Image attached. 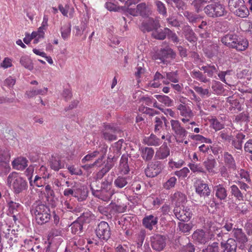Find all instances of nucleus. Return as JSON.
Here are the masks:
<instances>
[{"label": "nucleus", "mask_w": 252, "mask_h": 252, "mask_svg": "<svg viewBox=\"0 0 252 252\" xmlns=\"http://www.w3.org/2000/svg\"><path fill=\"white\" fill-rule=\"evenodd\" d=\"M220 41L227 47L235 49L238 51H245L249 46V42L247 39L239 38L234 33L225 34L221 37Z\"/></svg>", "instance_id": "f257e3e1"}, {"label": "nucleus", "mask_w": 252, "mask_h": 252, "mask_svg": "<svg viewBox=\"0 0 252 252\" xmlns=\"http://www.w3.org/2000/svg\"><path fill=\"white\" fill-rule=\"evenodd\" d=\"M204 12L209 17L217 18L225 16L227 13L225 6L220 2H213L204 8Z\"/></svg>", "instance_id": "f03ea898"}, {"label": "nucleus", "mask_w": 252, "mask_h": 252, "mask_svg": "<svg viewBox=\"0 0 252 252\" xmlns=\"http://www.w3.org/2000/svg\"><path fill=\"white\" fill-rule=\"evenodd\" d=\"M8 186H12L15 193L18 194L27 189V182L16 172L10 173L7 179Z\"/></svg>", "instance_id": "7ed1b4c3"}, {"label": "nucleus", "mask_w": 252, "mask_h": 252, "mask_svg": "<svg viewBox=\"0 0 252 252\" xmlns=\"http://www.w3.org/2000/svg\"><path fill=\"white\" fill-rule=\"evenodd\" d=\"M31 212L34 215L36 222L39 224L48 222L51 218L49 208L42 204L37 205Z\"/></svg>", "instance_id": "20e7f679"}, {"label": "nucleus", "mask_w": 252, "mask_h": 252, "mask_svg": "<svg viewBox=\"0 0 252 252\" xmlns=\"http://www.w3.org/2000/svg\"><path fill=\"white\" fill-rule=\"evenodd\" d=\"M176 54L173 50L169 47L161 49L155 56V59L159 60L160 63L167 64L171 60L175 59Z\"/></svg>", "instance_id": "39448f33"}, {"label": "nucleus", "mask_w": 252, "mask_h": 252, "mask_svg": "<svg viewBox=\"0 0 252 252\" xmlns=\"http://www.w3.org/2000/svg\"><path fill=\"white\" fill-rule=\"evenodd\" d=\"M97 237L101 241H107L111 236V229L108 223L104 221H100L95 229Z\"/></svg>", "instance_id": "423d86ee"}, {"label": "nucleus", "mask_w": 252, "mask_h": 252, "mask_svg": "<svg viewBox=\"0 0 252 252\" xmlns=\"http://www.w3.org/2000/svg\"><path fill=\"white\" fill-rule=\"evenodd\" d=\"M174 215L176 218L182 221H188L192 215V211L188 207L183 206V208L180 206H176L173 210Z\"/></svg>", "instance_id": "0eeeda50"}, {"label": "nucleus", "mask_w": 252, "mask_h": 252, "mask_svg": "<svg viewBox=\"0 0 252 252\" xmlns=\"http://www.w3.org/2000/svg\"><path fill=\"white\" fill-rule=\"evenodd\" d=\"M107 151V146L105 145H103L102 147H99L98 149L94 151L93 152L85 156L82 159V163H85L86 161H90L92 160L93 158H95L98 156H99V157L98 159L101 158V160L99 161L98 164L101 165L102 164V162L104 156H105Z\"/></svg>", "instance_id": "6e6552de"}, {"label": "nucleus", "mask_w": 252, "mask_h": 252, "mask_svg": "<svg viewBox=\"0 0 252 252\" xmlns=\"http://www.w3.org/2000/svg\"><path fill=\"white\" fill-rule=\"evenodd\" d=\"M195 192L201 197H208L210 195L211 189L208 185L201 179L197 180L194 185Z\"/></svg>", "instance_id": "1a4fd4ad"}, {"label": "nucleus", "mask_w": 252, "mask_h": 252, "mask_svg": "<svg viewBox=\"0 0 252 252\" xmlns=\"http://www.w3.org/2000/svg\"><path fill=\"white\" fill-rule=\"evenodd\" d=\"M162 169L161 162L159 161H155L148 164L145 170V174L148 177L153 178L158 175Z\"/></svg>", "instance_id": "9d476101"}, {"label": "nucleus", "mask_w": 252, "mask_h": 252, "mask_svg": "<svg viewBox=\"0 0 252 252\" xmlns=\"http://www.w3.org/2000/svg\"><path fill=\"white\" fill-rule=\"evenodd\" d=\"M177 108L180 112V115L182 117L181 120L185 124L189 122L190 120L194 116L191 108L185 104H180Z\"/></svg>", "instance_id": "9b49d317"}, {"label": "nucleus", "mask_w": 252, "mask_h": 252, "mask_svg": "<svg viewBox=\"0 0 252 252\" xmlns=\"http://www.w3.org/2000/svg\"><path fill=\"white\" fill-rule=\"evenodd\" d=\"M233 239L236 243L240 245V248L243 249L245 247L246 244L247 243L248 239L242 228H234L233 231Z\"/></svg>", "instance_id": "f8f14e48"}, {"label": "nucleus", "mask_w": 252, "mask_h": 252, "mask_svg": "<svg viewBox=\"0 0 252 252\" xmlns=\"http://www.w3.org/2000/svg\"><path fill=\"white\" fill-rule=\"evenodd\" d=\"M150 8L145 2H142L137 5L136 8H128L127 12L133 16L139 15L147 16L150 13Z\"/></svg>", "instance_id": "ddd939ff"}, {"label": "nucleus", "mask_w": 252, "mask_h": 252, "mask_svg": "<svg viewBox=\"0 0 252 252\" xmlns=\"http://www.w3.org/2000/svg\"><path fill=\"white\" fill-rule=\"evenodd\" d=\"M165 237L159 234H155L151 238L152 248L157 251H161L166 246Z\"/></svg>", "instance_id": "4468645a"}, {"label": "nucleus", "mask_w": 252, "mask_h": 252, "mask_svg": "<svg viewBox=\"0 0 252 252\" xmlns=\"http://www.w3.org/2000/svg\"><path fill=\"white\" fill-rule=\"evenodd\" d=\"M118 129L116 127L110 124L105 125L102 131L103 137L105 140L110 141L116 140L117 139L116 133Z\"/></svg>", "instance_id": "2eb2a0df"}, {"label": "nucleus", "mask_w": 252, "mask_h": 252, "mask_svg": "<svg viewBox=\"0 0 252 252\" xmlns=\"http://www.w3.org/2000/svg\"><path fill=\"white\" fill-rule=\"evenodd\" d=\"M26 172L27 175L29 176L28 179L31 186L33 188L35 186L37 187H43L45 185V179L37 175L35 176L33 181L32 180V176H30V174H32L33 172V168L32 167H28Z\"/></svg>", "instance_id": "dca6fc26"}, {"label": "nucleus", "mask_w": 252, "mask_h": 252, "mask_svg": "<svg viewBox=\"0 0 252 252\" xmlns=\"http://www.w3.org/2000/svg\"><path fill=\"white\" fill-rule=\"evenodd\" d=\"M159 27L160 25L158 21L149 18L147 21L142 22L141 29L143 32H149L151 31L154 32Z\"/></svg>", "instance_id": "f3484780"}, {"label": "nucleus", "mask_w": 252, "mask_h": 252, "mask_svg": "<svg viewBox=\"0 0 252 252\" xmlns=\"http://www.w3.org/2000/svg\"><path fill=\"white\" fill-rule=\"evenodd\" d=\"M237 247L235 241L230 238L226 242L221 243V252H236Z\"/></svg>", "instance_id": "a211bd4d"}, {"label": "nucleus", "mask_w": 252, "mask_h": 252, "mask_svg": "<svg viewBox=\"0 0 252 252\" xmlns=\"http://www.w3.org/2000/svg\"><path fill=\"white\" fill-rule=\"evenodd\" d=\"M158 222V218L153 215L146 216L143 219L142 223L145 228L152 230L153 226H156Z\"/></svg>", "instance_id": "6ab92c4d"}, {"label": "nucleus", "mask_w": 252, "mask_h": 252, "mask_svg": "<svg viewBox=\"0 0 252 252\" xmlns=\"http://www.w3.org/2000/svg\"><path fill=\"white\" fill-rule=\"evenodd\" d=\"M215 196L220 201L224 200L227 196V190L222 184L215 186L213 189Z\"/></svg>", "instance_id": "aec40b11"}, {"label": "nucleus", "mask_w": 252, "mask_h": 252, "mask_svg": "<svg viewBox=\"0 0 252 252\" xmlns=\"http://www.w3.org/2000/svg\"><path fill=\"white\" fill-rule=\"evenodd\" d=\"M222 156L224 165L229 169L235 170L236 168V162L232 155L227 152H224Z\"/></svg>", "instance_id": "412c9836"}, {"label": "nucleus", "mask_w": 252, "mask_h": 252, "mask_svg": "<svg viewBox=\"0 0 252 252\" xmlns=\"http://www.w3.org/2000/svg\"><path fill=\"white\" fill-rule=\"evenodd\" d=\"M170 155V149L166 143H163L156 151L155 158L158 159H164Z\"/></svg>", "instance_id": "4be33fe9"}, {"label": "nucleus", "mask_w": 252, "mask_h": 252, "mask_svg": "<svg viewBox=\"0 0 252 252\" xmlns=\"http://www.w3.org/2000/svg\"><path fill=\"white\" fill-rule=\"evenodd\" d=\"M232 221V219L226 220L221 228H218L214 231V235H216L218 238H221L223 234H224L223 233V229L228 232L231 230L233 231L234 224ZM218 239H219V238Z\"/></svg>", "instance_id": "5701e85b"}, {"label": "nucleus", "mask_w": 252, "mask_h": 252, "mask_svg": "<svg viewBox=\"0 0 252 252\" xmlns=\"http://www.w3.org/2000/svg\"><path fill=\"white\" fill-rule=\"evenodd\" d=\"M193 238L200 244H205L209 240V238L202 229H198L192 235Z\"/></svg>", "instance_id": "b1692460"}, {"label": "nucleus", "mask_w": 252, "mask_h": 252, "mask_svg": "<svg viewBox=\"0 0 252 252\" xmlns=\"http://www.w3.org/2000/svg\"><path fill=\"white\" fill-rule=\"evenodd\" d=\"M142 158L145 161H149L151 160L154 156V150L151 147H142L139 149Z\"/></svg>", "instance_id": "393cba45"}, {"label": "nucleus", "mask_w": 252, "mask_h": 252, "mask_svg": "<svg viewBox=\"0 0 252 252\" xmlns=\"http://www.w3.org/2000/svg\"><path fill=\"white\" fill-rule=\"evenodd\" d=\"M188 133V132L185 128H183L174 133V136L176 142L179 144L184 143L186 145L188 144V141L186 140Z\"/></svg>", "instance_id": "a878e982"}, {"label": "nucleus", "mask_w": 252, "mask_h": 252, "mask_svg": "<svg viewBox=\"0 0 252 252\" xmlns=\"http://www.w3.org/2000/svg\"><path fill=\"white\" fill-rule=\"evenodd\" d=\"M28 160L25 158L18 157L15 159L12 162L13 168L17 170H23L28 165Z\"/></svg>", "instance_id": "bb28decb"}, {"label": "nucleus", "mask_w": 252, "mask_h": 252, "mask_svg": "<svg viewBox=\"0 0 252 252\" xmlns=\"http://www.w3.org/2000/svg\"><path fill=\"white\" fill-rule=\"evenodd\" d=\"M50 167L55 171H58L64 166V164L61 162L59 157L52 156L50 160Z\"/></svg>", "instance_id": "cd10ccee"}, {"label": "nucleus", "mask_w": 252, "mask_h": 252, "mask_svg": "<svg viewBox=\"0 0 252 252\" xmlns=\"http://www.w3.org/2000/svg\"><path fill=\"white\" fill-rule=\"evenodd\" d=\"M98 190L94 196L104 201H109L114 193V191H108L101 188Z\"/></svg>", "instance_id": "c85d7f7f"}, {"label": "nucleus", "mask_w": 252, "mask_h": 252, "mask_svg": "<svg viewBox=\"0 0 252 252\" xmlns=\"http://www.w3.org/2000/svg\"><path fill=\"white\" fill-rule=\"evenodd\" d=\"M48 92L47 88H44L43 89H37L34 88H32L30 90L27 91L25 94L28 98H32L38 94L44 95L47 94Z\"/></svg>", "instance_id": "c756f323"}, {"label": "nucleus", "mask_w": 252, "mask_h": 252, "mask_svg": "<svg viewBox=\"0 0 252 252\" xmlns=\"http://www.w3.org/2000/svg\"><path fill=\"white\" fill-rule=\"evenodd\" d=\"M183 31L185 37L187 40L190 42H195L196 41L197 38L195 33L189 26H185Z\"/></svg>", "instance_id": "7c9ffc66"}, {"label": "nucleus", "mask_w": 252, "mask_h": 252, "mask_svg": "<svg viewBox=\"0 0 252 252\" xmlns=\"http://www.w3.org/2000/svg\"><path fill=\"white\" fill-rule=\"evenodd\" d=\"M77 219L82 223H89L94 219V216L90 211L87 210H85Z\"/></svg>", "instance_id": "2f4dec72"}, {"label": "nucleus", "mask_w": 252, "mask_h": 252, "mask_svg": "<svg viewBox=\"0 0 252 252\" xmlns=\"http://www.w3.org/2000/svg\"><path fill=\"white\" fill-rule=\"evenodd\" d=\"M232 12H233L236 16L241 18L247 17L250 14L249 10L245 5V3Z\"/></svg>", "instance_id": "473e14b6"}, {"label": "nucleus", "mask_w": 252, "mask_h": 252, "mask_svg": "<svg viewBox=\"0 0 252 252\" xmlns=\"http://www.w3.org/2000/svg\"><path fill=\"white\" fill-rule=\"evenodd\" d=\"M211 0H193L191 4L197 13L204 11L205 5Z\"/></svg>", "instance_id": "72a5a7b5"}, {"label": "nucleus", "mask_w": 252, "mask_h": 252, "mask_svg": "<svg viewBox=\"0 0 252 252\" xmlns=\"http://www.w3.org/2000/svg\"><path fill=\"white\" fill-rule=\"evenodd\" d=\"M143 142L149 146H158L161 143V141L155 135L151 134L150 136L144 139Z\"/></svg>", "instance_id": "f704fd0d"}, {"label": "nucleus", "mask_w": 252, "mask_h": 252, "mask_svg": "<svg viewBox=\"0 0 252 252\" xmlns=\"http://www.w3.org/2000/svg\"><path fill=\"white\" fill-rule=\"evenodd\" d=\"M230 192L236 199L242 201L244 200V195L245 194L244 191H242L239 187L235 185H233L230 187Z\"/></svg>", "instance_id": "c9c22d12"}, {"label": "nucleus", "mask_w": 252, "mask_h": 252, "mask_svg": "<svg viewBox=\"0 0 252 252\" xmlns=\"http://www.w3.org/2000/svg\"><path fill=\"white\" fill-rule=\"evenodd\" d=\"M8 214H19L21 210V205L18 203L12 201L8 203Z\"/></svg>", "instance_id": "e433bc0d"}, {"label": "nucleus", "mask_w": 252, "mask_h": 252, "mask_svg": "<svg viewBox=\"0 0 252 252\" xmlns=\"http://www.w3.org/2000/svg\"><path fill=\"white\" fill-rule=\"evenodd\" d=\"M71 232L74 234H79L83 229V223L78 219L73 222L70 225Z\"/></svg>", "instance_id": "4c0bfd02"}, {"label": "nucleus", "mask_w": 252, "mask_h": 252, "mask_svg": "<svg viewBox=\"0 0 252 252\" xmlns=\"http://www.w3.org/2000/svg\"><path fill=\"white\" fill-rule=\"evenodd\" d=\"M20 63L22 66L30 70H32L33 69L32 61L28 56H22L20 58Z\"/></svg>", "instance_id": "58836bf2"}, {"label": "nucleus", "mask_w": 252, "mask_h": 252, "mask_svg": "<svg viewBox=\"0 0 252 252\" xmlns=\"http://www.w3.org/2000/svg\"><path fill=\"white\" fill-rule=\"evenodd\" d=\"M159 102L165 106H171L173 104V101L169 96L165 95L156 94L154 96Z\"/></svg>", "instance_id": "ea45409f"}, {"label": "nucleus", "mask_w": 252, "mask_h": 252, "mask_svg": "<svg viewBox=\"0 0 252 252\" xmlns=\"http://www.w3.org/2000/svg\"><path fill=\"white\" fill-rule=\"evenodd\" d=\"M245 138V135L240 133L237 134L236 139L232 141V145L235 148L241 150L242 148L243 140Z\"/></svg>", "instance_id": "a19ab883"}, {"label": "nucleus", "mask_w": 252, "mask_h": 252, "mask_svg": "<svg viewBox=\"0 0 252 252\" xmlns=\"http://www.w3.org/2000/svg\"><path fill=\"white\" fill-rule=\"evenodd\" d=\"M71 25L70 23L64 25L61 29V35L64 40L69 38L71 33Z\"/></svg>", "instance_id": "79ce46f5"}, {"label": "nucleus", "mask_w": 252, "mask_h": 252, "mask_svg": "<svg viewBox=\"0 0 252 252\" xmlns=\"http://www.w3.org/2000/svg\"><path fill=\"white\" fill-rule=\"evenodd\" d=\"M203 164L209 173L212 174L216 173L214 168L216 165V161L214 159H207L203 162Z\"/></svg>", "instance_id": "37998d69"}, {"label": "nucleus", "mask_w": 252, "mask_h": 252, "mask_svg": "<svg viewBox=\"0 0 252 252\" xmlns=\"http://www.w3.org/2000/svg\"><path fill=\"white\" fill-rule=\"evenodd\" d=\"M48 16L46 15H44L41 26L38 29V31L36 32L38 33L39 37L43 38L44 35L43 30H45L48 27Z\"/></svg>", "instance_id": "c03bdc74"}, {"label": "nucleus", "mask_w": 252, "mask_h": 252, "mask_svg": "<svg viewBox=\"0 0 252 252\" xmlns=\"http://www.w3.org/2000/svg\"><path fill=\"white\" fill-rule=\"evenodd\" d=\"M178 227L180 231L186 235H189L192 228L193 224L192 223H185L179 222L178 223Z\"/></svg>", "instance_id": "a18cd8bd"}, {"label": "nucleus", "mask_w": 252, "mask_h": 252, "mask_svg": "<svg viewBox=\"0 0 252 252\" xmlns=\"http://www.w3.org/2000/svg\"><path fill=\"white\" fill-rule=\"evenodd\" d=\"M127 161V158L124 157L123 156L122 157L120 160V167L121 168V172L124 174H127L129 171Z\"/></svg>", "instance_id": "49530a36"}, {"label": "nucleus", "mask_w": 252, "mask_h": 252, "mask_svg": "<svg viewBox=\"0 0 252 252\" xmlns=\"http://www.w3.org/2000/svg\"><path fill=\"white\" fill-rule=\"evenodd\" d=\"M190 75L193 78H195L203 83H207L209 81V79L204 76L203 73L199 71L193 70L190 73Z\"/></svg>", "instance_id": "de8ad7c7"}, {"label": "nucleus", "mask_w": 252, "mask_h": 252, "mask_svg": "<svg viewBox=\"0 0 252 252\" xmlns=\"http://www.w3.org/2000/svg\"><path fill=\"white\" fill-rule=\"evenodd\" d=\"M155 132L157 133L162 128L163 125V121L165 123L166 121V119L164 117H156L155 118Z\"/></svg>", "instance_id": "09e8293b"}, {"label": "nucleus", "mask_w": 252, "mask_h": 252, "mask_svg": "<svg viewBox=\"0 0 252 252\" xmlns=\"http://www.w3.org/2000/svg\"><path fill=\"white\" fill-rule=\"evenodd\" d=\"M188 166L189 167L191 171L194 173H205V171L204 168L200 164H197L195 163H189L188 164Z\"/></svg>", "instance_id": "8fccbe9b"}, {"label": "nucleus", "mask_w": 252, "mask_h": 252, "mask_svg": "<svg viewBox=\"0 0 252 252\" xmlns=\"http://www.w3.org/2000/svg\"><path fill=\"white\" fill-rule=\"evenodd\" d=\"M209 122L213 127L216 131L220 130L224 127V125L221 124L215 117H212L209 120Z\"/></svg>", "instance_id": "3c124183"}, {"label": "nucleus", "mask_w": 252, "mask_h": 252, "mask_svg": "<svg viewBox=\"0 0 252 252\" xmlns=\"http://www.w3.org/2000/svg\"><path fill=\"white\" fill-rule=\"evenodd\" d=\"M127 178L119 176L114 181V184L116 187L121 189L125 187L127 184Z\"/></svg>", "instance_id": "603ef678"}, {"label": "nucleus", "mask_w": 252, "mask_h": 252, "mask_svg": "<svg viewBox=\"0 0 252 252\" xmlns=\"http://www.w3.org/2000/svg\"><path fill=\"white\" fill-rule=\"evenodd\" d=\"M245 3L244 0H229L228 6L231 12Z\"/></svg>", "instance_id": "864d4df0"}, {"label": "nucleus", "mask_w": 252, "mask_h": 252, "mask_svg": "<svg viewBox=\"0 0 252 252\" xmlns=\"http://www.w3.org/2000/svg\"><path fill=\"white\" fill-rule=\"evenodd\" d=\"M166 78L170 82L176 83L179 82V78L178 71H172L166 73Z\"/></svg>", "instance_id": "5fc2aeb1"}, {"label": "nucleus", "mask_w": 252, "mask_h": 252, "mask_svg": "<svg viewBox=\"0 0 252 252\" xmlns=\"http://www.w3.org/2000/svg\"><path fill=\"white\" fill-rule=\"evenodd\" d=\"M163 79H164V76L159 72H156L154 75L153 82L152 83L151 86L154 88H158L160 85L159 80Z\"/></svg>", "instance_id": "6e6d98bb"}, {"label": "nucleus", "mask_w": 252, "mask_h": 252, "mask_svg": "<svg viewBox=\"0 0 252 252\" xmlns=\"http://www.w3.org/2000/svg\"><path fill=\"white\" fill-rule=\"evenodd\" d=\"M166 32L167 31H163L162 30H156L152 32V36L157 39L163 40L166 37Z\"/></svg>", "instance_id": "4d7b16f0"}, {"label": "nucleus", "mask_w": 252, "mask_h": 252, "mask_svg": "<svg viewBox=\"0 0 252 252\" xmlns=\"http://www.w3.org/2000/svg\"><path fill=\"white\" fill-rule=\"evenodd\" d=\"M165 1L168 4L174 2L179 11L183 10L186 7L185 3L182 0H165Z\"/></svg>", "instance_id": "13d9d810"}, {"label": "nucleus", "mask_w": 252, "mask_h": 252, "mask_svg": "<svg viewBox=\"0 0 252 252\" xmlns=\"http://www.w3.org/2000/svg\"><path fill=\"white\" fill-rule=\"evenodd\" d=\"M170 125L171 126V129L173 133H175L178 130L184 128L182 126L181 123L179 121L177 120H170Z\"/></svg>", "instance_id": "bf43d9fd"}, {"label": "nucleus", "mask_w": 252, "mask_h": 252, "mask_svg": "<svg viewBox=\"0 0 252 252\" xmlns=\"http://www.w3.org/2000/svg\"><path fill=\"white\" fill-rule=\"evenodd\" d=\"M155 4L157 8L158 12L163 15H166L167 14L166 8L165 4L161 1L156 0L155 1Z\"/></svg>", "instance_id": "052dcab7"}, {"label": "nucleus", "mask_w": 252, "mask_h": 252, "mask_svg": "<svg viewBox=\"0 0 252 252\" xmlns=\"http://www.w3.org/2000/svg\"><path fill=\"white\" fill-rule=\"evenodd\" d=\"M176 182V178L175 177H171L163 184V188L166 189H170L175 187Z\"/></svg>", "instance_id": "680f3d73"}, {"label": "nucleus", "mask_w": 252, "mask_h": 252, "mask_svg": "<svg viewBox=\"0 0 252 252\" xmlns=\"http://www.w3.org/2000/svg\"><path fill=\"white\" fill-rule=\"evenodd\" d=\"M235 209L237 213L242 215H246L249 212L248 207L245 203H240Z\"/></svg>", "instance_id": "e2e57ef3"}, {"label": "nucleus", "mask_w": 252, "mask_h": 252, "mask_svg": "<svg viewBox=\"0 0 252 252\" xmlns=\"http://www.w3.org/2000/svg\"><path fill=\"white\" fill-rule=\"evenodd\" d=\"M202 252H219V244L214 242L208 245L205 249H203Z\"/></svg>", "instance_id": "0e129e2a"}, {"label": "nucleus", "mask_w": 252, "mask_h": 252, "mask_svg": "<svg viewBox=\"0 0 252 252\" xmlns=\"http://www.w3.org/2000/svg\"><path fill=\"white\" fill-rule=\"evenodd\" d=\"M195 91L200 94L201 96H209L211 95V93L209 92V89H204L201 87L194 86L193 88Z\"/></svg>", "instance_id": "69168bd1"}, {"label": "nucleus", "mask_w": 252, "mask_h": 252, "mask_svg": "<svg viewBox=\"0 0 252 252\" xmlns=\"http://www.w3.org/2000/svg\"><path fill=\"white\" fill-rule=\"evenodd\" d=\"M99 182L96 180H95L94 181H93L90 184V188L92 192V194L93 195H95L96 193V192H98L99 189H100V187L99 186Z\"/></svg>", "instance_id": "338daca9"}, {"label": "nucleus", "mask_w": 252, "mask_h": 252, "mask_svg": "<svg viewBox=\"0 0 252 252\" xmlns=\"http://www.w3.org/2000/svg\"><path fill=\"white\" fill-rule=\"evenodd\" d=\"M218 134L223 141H229L231 140V135L228 133V130L226 129L220 131Z\"/></svg>", "instance_id": "774afa93"}]
</instances>
